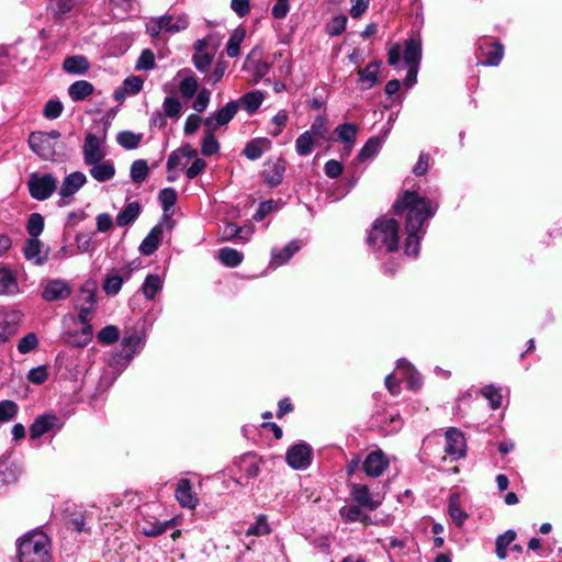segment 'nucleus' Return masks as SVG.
<instances>
[{
  "instance_id": "1",
  "label": "nucleus",
  "mask_w": 562,
  "mask_h": 562,
  "mask_svg": "<svg viewBox=\"0 0 562 562\" xmlns=\"http://www.w3.org/2000/svg\"><path fill=\"white\" fill-rule=\"evenodd\" d=\"M393 211L396 215H405V255L417 257L419 243L426 233L425 225L435 215L437 204L415 191L406 190L395 200Z\"/></svg>"
},
{
  "instance_id": "2",
  "label": "nucleus",
  "mask_w": 562,
  "mask_h": 562,
  "mask_svg": "<svg viewBox=\"0 0 562 562\" xmlns=\"http://www.w3.org/2000/svg\"><path fill=\"white\" fill-rule=\"evenodd\" d=\"M20 562H50V540L40 530L24 535L18 546Z\"/></svg>"
},
{
  "instance_id": "3",
  "label": "nucleus",
  "mask_w": 562,
  "mask_h": 562,
  "mask_svg": "<svg viewBox=\"0 0 562 562\" xmlns=\"http://www.w3.org/2000/svg\"><path fill=\"white\" fill-rule=\"evenodd\" d=\"M367 244L374 249L396 251L400 246L398 223L384 216L376 218L367 236Z\"/></svg>"
},
{
  "instance_id": "4",
  "label": "nucleus",
  "mask_w": 562,
  "mask_h": 562,
  "mask_svg": "<svg viewBox=\"0 0 562 562\" xmlns=\"http://www.w3.org/2000/svg\"><path fill=\"white\" fill-rule=\"evenodd\" d=\"M27 188L30 195L33 199L37 201H44L48 199L56 190V179L50 173L43 176L38 173H32L27 181Z\"/></svg>"
},
{
  "instance_id": "5",
  "label": "nucleus",
  "mask_w": 562,
  "mask_h": 562,
  "mask_svg": "<svg viewBox=\"0 0 562 562\" xmlns=\"http://www.w3.org/2000/svg\"><path fill=\"white\" fill-rule=\"evenodd\" d=\"M134 269L135 268L133 267V263H127L121 269H112L110 272H108L102 284V289L105 294L110 296L116 295L120 292L124 281L131 279Z\"/></svg>"
},
{
  "instance_id": "6",
  "label": "nucleus",
  "mask_w": 562,
  "mask_h": 562,
  "mask_svg": "<svg viewBox=\"0 0 562 562\" xmlns=\"http://www.w3.org/2000/svg\"><path fill=\"white\" fill-rule=\"evenodd\" d=\"M481 55L480 64L483 66H497L504 56V46L498 41L483 37L479 41Z\"/></svg>"
},
{
  "instance_id": "7",
  "label": "nucleus",
  "mask_w": 562,
  "mask_h": 562,
  "mask_svg": "<svg viewBox=\"0 0 562 562\" xmlns=\"http://www.w3.org/2000/svg\"><path fill=\"white\" fill-rule=\"evenodd\" d=\"M238 111V102L229 101L222 109L213 112L204 120L206 131L215 132L221 126L227 125Z\"/></svg>"
},
{
  "instance_id": "8",
  "label": "nucleus",
  "mask_w": 562,
  "mask_h": 562,
  "mask_svg": "<svg viewBox=\"0 0 562 562\" xmlns=\"http://www.w3.org/2000/svg\"><path fill=\"white\" fill-rule=\"evenodd\" d=\"M86 182L87 177L80 171H75L66 176L58 192L60 195V201L58 202L59 206L69 204L70 199L86 184Z\"/></svg>"
},
{
  "instance_id": "9",
  "label": "nucleus",
  "mask_w": 562,
  "mask_h": 562,
  "mask_svg": "<svg viewBox=\"0 0 562 562\" xmlns=\"http://www.w3.org/2000/svg\"><path fill=\"white\" fill-rule=\"evenodd\" d=\"M284 172L285 160L283 158H277L274 160L269 159L265 162L261 176L267 186L277 188L283 181Z\"/></svg>"
},
{
  "instance_id": "10",
  "label": "nucleus",
  "mask_w": 562,
  "mask_h": 562,
  "mask_svg": "<svg viewBox=\"0 0 562 562\" xmlns=\"http://www.w3.org/2000/svg\"><path fill=\"white\" fill-rule=\"evenodd\" d=\"M389 467V460L382 450L370 452L362 463L368 476L379 477Z\"/></svg>"
},
{
  "instance_id": "11",
  "label": "nucleus",
  "mask_w": 562,
  "mask_h": 562,
  "mask_svg": "<svg viewBox=\"0 0 562 562\" xmlns=\"http://www.w3.org/2000/svg\"><path fill=\"white\" fill-rule=\"evenodd\" d=\"M29 145L31 149L40 157L46 160H54L56 150L53 143L47 139V136L41 132H33L29 136Z\"/></svg>"
},
{
  "instance_id": "12",
  "label": "nucleus",
  "mask_w": 562,
  "mask_h": 562,
  "mask_svg": "<svg viewBox=\"0 0 562 562\" xmlns=\"http://www.w3.org/2000/svg\"><path fill=\"white\" fill-rule=\"evenodd\" d=\"M63 424L54 414H44L34 419L30 426V438L35 440L50 431L53 428H61Z\"/></svg>"
},
{
  "instance_id": "13",
  "label": "nucleus",
  "mask_w": 562,
  "mask_h": 562,
  "mask_svg": "<svg viewBox=\"0 0 562 562\" xmlns=\"http://www.w3.org/2000/svg\"><path fill=\"white\" fill-rule=\"evenodd\" d=\"M311 448L306 443H296L286 452V462L293 469H305L311 464Z\"/></svg>"
},
{
  "instance_id": "14",
  "label": "nucleus",
  "mask_w": 562,
  "mask_h": 562,
  "mask_svg": "<svg viewBox=\"0 0 562 562\" xmlns=\"http://www.w3.org/2000/svg\"><path fill=\"white\" fill-rule=\"evenodd\" d=\"M105 153L101 148L99 138L89 133L83 144V160L87 165L100 162L104 159Z\"/></svg>"
},
{
  "instance_id": "15",
  "label": "nucleus",
  "mask_w": 562,
  "mask_h": 562,
  "mask_svg": "<svg viewBox=\"0 0 562 562\" xmlns=\"http://www.w3.org/2000/svg\"><path fill=\"white\" fill-rule=\"evenodd\" d=\"M71 294L70 285L61 280L49 281L43 290L42 296L47 302L66 300Z\"/></svg>"
},
{
  "instance_id": "16",
  "label": "nucleus",
  "mask_w": 562,
  "mask_h": 562,
  "mask_svg": "<svg viewBox=\"0 0 562 562\" xmlns=\"http://www.w3.org/2000/svg\"><path fill=\"white\" fill-rule=\"evenodd\" d=\"M176 498L186 508L192 509L198 505V497L193 493L191 482L188 479L179 480L176 488Z\"/></svg>"
},
{
  "instance_id": "17",
  "label": "nucleus",
  "mask_w": 562,
  "mask_h": 562,
  "mask_svg": "<svg viewBox=\"0 0 562 562\" xmlns=\"http://www.w3.org/2000/svg\"><path fill=\"white\" fill-rule=\"evenodd\" d=\"M23 252L25 258L36 266H42L48 258L47 251L43 250V244L37 238L27 239Z\"/></svg>"
},
{
  "instance_id": "18",
  "label": "nucleus",
  "mask_w": 562,
  "mask_h": 562,
  "mask_svg": "<svg viewBox=\"0 0 562 562\" xmlns=\"http://www.w3.org/2000/svg\"><path fill=\"white\" fill-rule=\"evenodd\" d=\"M380 66L381 61L373 60L369 63L366 68L358 70L359 83L362 90L371 89L380 81L378 77Z\"/></svg>"
},
{
  "instance_id": "19",
  "label": "nucleus",
  "mask_w": 562,
  "mask_h": 562,
  "mask_svg": "<svg viewBox=\"0 0 562 562\" xmlns=\"http://www.w3.org/2000/svg\"><path fill=\"white\" fill-rule=\"evenodd\" d=\"M164 228L161 224H158L151 228L148 235L144 238L139 245L140 254L145 256L153 255L159 247L162 239Z\"/></svg>"
},
{
  "instance_id": "20",
  "label": "nucleus",
  "mask_w": 562,
  "mask_h": 562,
  "mask_svg": "<svg viewBox=\"0 0 562 562\" xmlns=\"http://www.w3.org/2000/svg\"><path fill=\"white\" fill-rule=\"evenodd\" d=\"M350 494L353 501L362 507L375 510L380 506V502L374 501L369 492L368 486L361 484H352Z\"/></svg>"
},
{
  "instance_id": "21",
  "label": "nucleus",
  "mask_w": 562,
  "mask_h": 562,
  "mask_svg": "<svg viewBox=\"0 0 562 562\" xmlns=\"http://www.w3.org/2000/svg\"><path fill=\"white\" fill-rule=\"evenodd\" d=\"M156 25L158 30L176 33L186 30L189 22L186 16L164 15L156 20Z\"/></svg>"
},
{
  "instance_id": "22",
  "label": "nucleus",
  "mask_w": 562,
  "mask_h": 562,
  "mask_svg": "<svg viewBox=\"0 0 562 562\" xmlns=\"http://www.w3.org/2000/svg\"><path fill=\"white\" fill-rule=\"evenodd\" d=\"M206 42L204 40H199L194 45V54L192 56V61L195 68L199 71L205 72L209 70L213 56L205 52Z\"/></svg>"
},
{
  "instance_id": "23",
  "label": "nucleus",
  "mask_w": 562,
  "mask_h": 562,
  "mask_svg": "<svg viewBox=\"0 0 562 562\" xmlns=\"http://www.w3.org/2000/svg\"><path fill=\"white\" fill-rule=\"evenodd\" d=\"M89 170L91 177L99 182L111 180L115 175V167L111 160H102L90 165Z\"/></svg>"
},
{
  "instance_id": "24",
  "label": "nucleus",
  "mask_w": 562,
  "mask_h": 562,
  "mask_svg": "<svg viewBox=\"0 0 562 562\" xmlns=\"http://www.w3.org/2000/svg\"><path fill=\"white\" fill-rule=\"evenodd\" d=\"M89 68V60L82 55L69 56L63 63V69L72 75H85Z\"/></svg>"
},
{
  "instance_id": "25",
  "label": "nucleus",
  "mask_w": 562,
  "mask_h": 562,
  "mask_svg": "<svg viewBox=\"0 0 562 562\" xmlns=\"http://www.w3.org/2000/svg\"><path fill=\"white\" fill-rule=\"evenodd\" d=\"M94 92V87L87 80H78L68 88V94L74 102L83 101Z\"/></svg>"
},
{
  "instance_id": "26",
  "label": "nucleus",
  "mask_w": 562,
  "mask_h": 562,
  "mask_svg": "<svg viewBox=\"0 0 562 562\" xmlns=\"http://www.w3.org/2000/svg\"><path fill=\"white\" fill-rule=\"evenodd\" d=\"M270 146L271 142L268 138H255L246 144L243 153L248 159L256 160L259 159Z\"/></svg>"
},
{
  "instance_id": "27",
  "label": "nucleus",
  "mask_w": 562,
  "mask_h": 562,
  "mask_svg": "<svg viewBox=\"0 0 562 562\" xmlns=\"http://www.w3.org/2000/svg\"><path fill=\"white\" fill-rule=\"evenodd\" d=\"M265 100V94L261 91H251L244 94L237 102L238 109L243 108L248 113H255Z\"/></svg>"
},
{
  "instance_id": "28",
  "label": "nucleus",
  "mask_w": 562,
  "mask_h": 562,
  "mask_svg": "<svg viewBox=\"0 0 562 562\" xmlns=\"http://www.w3.org/2000/svg\"><path fill=\"white\" fill-rule=\"evenodd\" d=\"M335 133L340 142L345 143L347 150L350 151L356 143L358 127L352 123H344L336 127Z\"/></svg>"
},
{
  "instance_id": "29",
  "label": "nucleus",
  "mask_w": 562,
  "mask_h": 562,
  "mask_svg": "<svg viewBox=\"0 0 562 562\" xmlns=\"http://www.w3.org/2000/svg\"><path fill=\"white\" fill-rule=\"evenodd\" d=\"M19 293L15 276L9 269H0V294L14 295Z\"/></svg>"
},
{
  "instance_id": "30",
  "label": "nucleus",
  "mask_w": 562,
  "mask_h": 562,
  "mask_svg": "<svg viewBox=\"0 0 562 562\" xmlns=\"http://www.w3.org/2000/svg\"><path fill=\"white\" fill-rule=\"evenodd\" d=\"M300 249L296 241H291L281 249H273L271 265L279 267L288 262L292 256Z\"/></svg>"
},
{
  "instance_id": "31",
  "label": "nucleus",
  "mask_w": 562,
  "mask_h": 562,
  "mask_svg": "<svg viewBox=\"0 0 562 562\" xmlns=\"http://www.w3.org/2000/svg\"><path fill=\"white\" fill-rule=\"evenodd\" d=\"M175 526V518L166 521H159L158 519H155L154 521H147L146 525L142 528V532L146 537H158L165 533L169 528Z\"/></svg>"
},
{
  "instance_id": "32",
  "label": "nucleus",
  "mask_w": 562,
  "mask_h": 562,
  "mask_svg": "<svg viewBox=\"0 0 562 562\" xmlns=\"http://www.w3.org/2000/svg\"><path fill=\"white\" fill-rule=\"evenodd\" d=\"M403 58L408 66H419L422 58L420 43L415 41L414 38H409L408 41H406Z\"/></svg>"
},
{
  "instance_id": "33",
  "label": "nucleus",
  "mask_w": 562,
  "mask_h": 562,
  "mask_svg": "<svg viewBox=\"0 0 562 562\" xmlns=\"http://www.w3.org/2000/svg\"><path fill=\"white\" fill-rule=\"evenodd\" d=\"M140 213V205L138 202H132L120 212L116 216V223L119 226L124 227L133 223Z\"/></svg>"
},
{
  "instance_id": "34",
  "label": "nucleus",
  "mask_w": 562,
  "mask_h": 562,
  "mask_svg": "<svg viewBox=\"0 0 562 562\" xmlns=\"http://www.w3.org/2000/svg\"><path fill=\"white\" fill-rule=\"evenodd\" d=\"M162 289V281L158 274H148L142 285V292L147 300H153Z\"/></svg>"
},
{
  "instance_id": "35",
  "label": "nucleus",
  "mask_w": 562,
  "mask_h": 562,
  "mask_svg": "<svg viewBox=\"0 0 562 562\" xmlns=\"http://www.w3.org/2000/svg\"><path fill=\"white\" fill-rule=\"evenodd\" d=\"M381 146H382L381 138H379V137L369 138L357 156L358 161L363 162V161H367V160L373 158L381 149Z\"/></svg>"
},
{
  "instance_id": "36",
  "label": "nucleus",
  "mask_w": 562,
  "mask_h": 562,
  "mask_svg": "<svg viewBox=\"0 0 562 562\" xmlns=\"http://www.w3.org/2000/svg\"><path fill=\"white\" fill-rule=\"evenodd\" d=\"M516 532L514 530H507L499 535L495 541V553L498 559L504 560L507 557V548L515 540Z\"/></svg>"
},
{
  "instance_id": "37",
  "label": "nucleus",
  "mask_w": 562,
  "mask_h": 562,
  "mask_svg": "<svg viewBox=\"0 0 562 562\" xmlns=\"http://www.w3.org/2000/svg\"><path fill=\"white\" fill-rule=\"evenodd\" d=\"M218 258L223 265L234 268L241 263L244 256L234 248L224 247L220 250Z\"/></svg>"
},
{
  "instance_id": "38",
  "label": "nucleus",
  "mask_w": 562,
  "mask_h": 562,
  "mask_svg": "<svg viewBox=\"0 0 562 562\" xmlns=\"http://www.w3.org/2000/svg\"><path fill=\"white\" fill-rule=\"evenodd\" d=\"M260 461L255 456L246 454L240 459L239 467L247 479H255L260 473Z\"/></svg>"
},
{
  "instance_id": "39",
  "label": "nucleus",
  "mask_w": 562,
  "mask_h": 562,
  "mask_svg": "<svg viewBox=\"0 0 562 562\" xmlns=\"http://www.w3.org/2000/svg\"><path fill=\"white\" fill-rule=\"evenodd\" d=\"M140 345L142 338L136 331L126 334L122 339L125 357L132 358L133 355L140 348Z\"/></svg>"
},
{
  "instance_id": "40",
  "label": "nucleus",
  "mask_w": 562,
  "mask_h": 562,
  "mask_svg": "<svg viewBox=\"0 0 562 562\" xmlns=\"http://www.w3.org/2000/svg\"><path fill=\"white\" fill-rule=\"evenodd\" d=\"M245 37V31L241 29H236L226 45V53L229 57L234 58L240 54V43Z\"/></svg>"
},
{
  "instance_id": "41",
  "label": "nucleus",
  "mask_w": 562,
  "mask_h": 562,
  "mask_svg": "<svg viewBox=\"0 0 562 562\" xmlns=\"http://www.w3.org/2000/svg\"><path fill=\"white\" fill-rule=\"evenodd\" d=\"M314 137L311 132L305 131L295 140V149L300 156H307L312 153L314 147Z\"/></svg>"
},
{
  "instance_id": "42",
  "label": "nucleus",
  "mask_w": 562,
  "mask_h": 562,
  "mask_svg": "<svg viewBox=\"0 0 562 562\" xmlns=\"http://www.w3.org/2000/svg\"><path fill=\"white\" fill-rule=\"evenodd\" d=\"M116 140L125 149H135L140 144L142 134H135L131 131H123L117 134Z\"/></svg>"
},
{
  "instance_id": "43",
  "label": "nucleus",
  "mask_w": 562,
  "mask_h": 562,
  "mask_svg": "<svg viewBox=\"0 0 562 562\" xmlns=\"http://www.w3.org/2000/svg\"><path fill=\"white\" fill-rule=\"evenodd\" d=\"M97 284L92 281H87L80 289L79 302L85 305H93L97 303Z\"/></svg>"
},
{
  "instance_id": "44",
  "label": "nucleus",
  "mask_w": 562,
  "mask_h": 562,
  "mask_svg": "<svg viewBox=\"0 0 562 562\" xmlns=\"http://www.w3.org/2000/svg\"><path fill=\"white\" fill-rule=\"evenodd\" d=\"M482 394L488 401L492 409H498L502 406L503 395L501 389L494 385H486L482 389Z\"/></svg>"
},
{
  "instance_id": "45",
  "label": "nucleus",
  "mask_w": 562,
  "mask_h": 562,
  "mask_svg": "<svg viewBox=\"0 0 562 562\" xmlns=\"http://www.w3.org/2000/svg\"><path fill=\"white\" fill-rule=\"evenodd\" d=\"M44 229V217L40 213H32L29 217L26 231L32 238H37Z\"/></svg>"
},
{
  "instance_id": "46",
  "label": "nucleus",
  "mask_w": 562,
  "mask_h": 562,
  "mask_svg": "<svg viewBox=\"0 0 562 562\" xmlns=\"http://www.w3.org/2000/svg\"><path fill=\"white\" fill-rule=\"evenodd\" d=\"M19 412V406L15 402L4 400L0 402V424L12 420Z\"/></svg>"
},
{
  "instance_id": "47",
  "label": "nucleus",
  "mask_w": 562,
  "mask_h": 562,
  "mask_svg": "<svg viewBox=\"0 0 562 562\" xmlns=\"http://www.w3.org/2000/svg\"><path fill=\"white\" fill-rule=\"evenodd\" d=\"M271 532V528L268 524V519L266 515H259L257 517V521L255 525L250 526L247 531L246 536H267Z\"/></svg>"
},
{
  "instance_id": "48",
  "label": "nucleus",
  "mask_w": 562,
  "mask_h": 562,
  "mask_svg": "<svg viewBox=\"0 0 562 562\" xmlns=\"http://www.w3.org/2000/svg\"><path fill=\"white\" fill-rule=\"evenodd\" d=\"M182 110L181 102L175 97H167L162 103V112L167 117L177 119L179 117Z\"/></svg>"
},
{
  "instance_id": "49",
  "label": "nucleus",
  "mask_w": 562,
  "mask_h": 562,
  "mask_svg": "<svg viewBox=\"0 0 562 562\" xmlns=\"http://www.w3.org/2000/svg\"><path fill=\"white\" fill-rule=\"evenodd\" d=\"M148 166L146 160H135L131 166V178L135 183H142L148 175Z\"/></svg>"
},
{
  "instance_id": "50",
  "label": "nucleus",
  "mask_w": 562,
  "mask_h": 562,
  "mask_svg": "<svg viewBox=\"0 0 562 562\" xmlns=\"http://www.w3.org/2000/svg\"><path fill=\"white\" fill-rule=\"evenodd\" d=\"M199 89L198 80L194 76L183 78L179 85L180 93L186 99H191Z\"/></svg>"
},
{
  "instance_id": "51",
  "label": "nucleus",
  "mask_w": 562,
  "mask_h": 562,
  "mask_svg": "<svg viewBox=\"0 0 562 562\" xmlns=\"http://www.w3.org/2000/svg\"><path fill=\"white\" fill-rule=\"evenodd\" d=\"M347 25V18L345 15L334 16L325 26V31L330 36L340 35Z\"/></svg>"
},
{
  "instance_id": "52",
  "label": "nucleus",
  "mask_w": 562,
  "mask_h": 562,
  "mask_svg": "<svg viewBox=\"0 0 562 562\" xmlns=\"http://www.w3.org/2000/svg\"><path fill=\"white\" fill-rule=\"evenodd\" d=\"M159 202L164 212H168L177 202V192L172 188H165L159 192Z\"/></svg>"
},
{
  "instance_id": "53",
  "label": "nucleus",
  "mask_w": 562,
  "mask_h": 562,
  "mask_svg": "<svg viewBox=\"0 0 562 562\" xmlns=\"http://www.w3.org/2000/svg\"><path fill=\"white\" fill-rule=\"evenodd\" d=\"M206 135L202 140L201 151L204 156H212L220 149V144L214 136V132L206 131Z\"/></svg>"
},
{
  "instance_id": "54",
  "label": "nucleus",
  "mask_w": 562,
  "mask_h": 562,
  "mask_svg": "<svg viewBox=\"0 0 562 562\" xmlns=\"http://www.w3.org/2000/svg\"><path fill=\"white\" fill-rule=\"evenodd\" d=\"M119 338H120V331H119V328L114 325L105 326L98 333V339H99V341H101L103 344L111 345V344L117 341Z\"/></svg>"
},
{
  "instance_id": "55",
  "label": "nucleus",
  "mask_w": 562,
  "mask_h": 562,
  "mask_svg": "<svg viewBox=\"0 0 562 562\" xmlns=\"http://www.w3.org/2000/svg\"><path fill=\"white\" fill-rule=\"evenodd\" d=\"M75 5V0H50L49 7L56 16H63L70 12Z\"/></svg>"
},
{
  "instance_id": "56",
  "label": "nucleus",
  "mask_w": 562,
  "mask_h": 562,
  "mask_svg": "<svg viewBox=\"0 0 562 562\" xmlns=\"http://www.w3.org/2000/svg\"><path fill=\"white\" fill-rule=\"evenodd\" d=\"M68 526L77 531V532H89L90 528L86 527V516L85 513L78 512L70 515L68 521Z\"/></svg>"
},
{
  "instance_id": "57",
  "label": "nucleus",
  "mask_w": 562,
  "mask_h": 562,
  "mask_svg": "<svg viewBox=\"0 0 562 562\" xmlns=\"http://www.w3.org/2000/svg\"><path fill=\"white\" fill-rule=\"evenodd\" d=\"M307 132H311V135H313L319 139H325L326 134L328 132L325 117L322 115H318L314 120L311 128Z\"/></svg>"
},
{
  "instance_id": "58",
  "label": "nucleus",
  "mask_w": 562,
  "mask_h": 562,
  "mask_svg": "<svg viewBox=\"0 0 562 562\" xmlns=\"http://www.w3.org/2000/svg\"><path fill=\"white\" fill-rule=\"evenodd\" d=\"M38 345L37 336L34 333L25 335L18 344L20 353H27L34 350Z\"/></svg>"
},
{
  "instance_id": "59",
  "label": "nucleus",
  "mask_w": 562,
  "mask_h": 562,
  "mask_svg": "<svg viewBox=\"0 0 562 562\" xmlns=\"http://www.w3.org/2000/svg\"><path fill=\"white\" fill-rule=\"evenodd\" d=\"M155 67V55L150 49H145L142 52L140 56L137 59L136 68L138 70H149Z\"/></svg>"
},
{
  "instance_id": "60",
  "label": "nucleus",
  "mask_w": 562,
  "mask_h": 562,
  "mask_svg": "<svg viewBox=\"0 0 562 562\" xmlns=\"http://www.w3.org/2000/svg\"><path fill=\"white\" fill-rule=\"evenodd\" d=\"M339 514L346 522L359 521L362 518V510L358 506H344Z\"/></svg>"
},
{
  "instance_id": "61",
  "label": "nucleus",
  "mask_w": 562,
  "mask_h": 562,
  "mask_svg": "<svg viewBox=\"0 0 562 562\" xmlns=\"http://www.w3.org/2000/svg\"><path fill=\"white\" fill-rule=\"evenodd\" d=\"M64 110L63 103L58 100H49L43 110V114L45 117L49 120L57 119L60 116L61 112Z\"/></svg>"
},
{
  "instance_id": "62",
  "label": "nucleus",
  "mask_w": 562,
  "mask_h": 562,
  "mask_svg": "<svg viewBox=\"0 0 562 562\" xmlns=\"http://www.w3.org/2000/svg\"><path fill=\"white\" fill-rule=\"evenodd\" d=\"M445 439H446V443H445V448H443V451L448 456H453L456 453V443H457V428L454 427H450L446 432H445Z\"/></svg>"
},
{
  "instance_id": "63",
  "label": "nucleus",
  "mask_w": 562,
  "mask_h": 562,
  "mask_svg": "<svg viewBox=\"0 0 562 562\" xmlns=\"http://www.w3.org/2000/svg\"><path fill=\"white\" fill-rule=\"evenodd\" d=\"M48 378V371L45 366H40L36 368H33L30 370L27 374L29 381H31L34 384H42L44 383Z\"/></svg>"
},
{
  "instance_id": "64",
  "label": "nucleus",
  "mask_w": 562,
  "mask_h": 562,
  "mask_svg": "<svg viewBox=\"0 0 562 562\" xmlns=\"http://www.w3.org/2000/svg\"><path fill=\"white\" fill-rule=\"evenodd\" d=\"M211 92L203 88L198 92V95L192 104V108L198 112H203L210 103Z\"/></svg>"
}]
</instances>
